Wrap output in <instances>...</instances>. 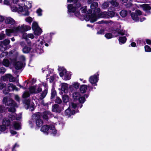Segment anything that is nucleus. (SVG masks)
I'll return each instance as SVG.
<instances>
[{"mask_svg": "<svg viewBox=\"0 0 151 151\" xmlns=\"http://www.w3.org/2000/svg\"><path fill=\"white\" fill-rule=\"evenodd\" d=\"M44 42L50 43L52 39V36L51 34L45 35L44 36Z\"/></svg>", "mask_w": 151, "mask_h": 151, "instance_id": "obj_11", "label": "nucleus"}, {"mask_svg": "<svg viewBox=\"0 0 151 151\" xmlns=\"http://www.w3.org/2000/svg\"><path fill=\"white\" fill-rule=\"evenodd\" d=\"M130 15L132 19L136 22H138L139 21L138 16L134 12L131 13Z\"/></svg>", "mask_w": 151, "mask_h": 151, "instance_id": "obj_17", "label": "nucleus"}, {"mask_svg": "<svg viewBox=\"0 0 151 151\" xmlns=\"http://www.w3.org/2000/svg\"><path fill=\"white\" fill-rule=\"evenodd\" d=\"M75 111L74 110H71L70 107H68L67 109L65 110V116H68L69 117L75 114Z\"/></svg>", "mask_w": 151, "mask_h": 151, "instance_id": "obj_8", "label": "nucleus"}, {"mask_svg": "<svg viewBox=\"0 0 151 151\" xmlns=\"http://www.w3.org/2000/svg\"><path fill=\"white\" fill-rule=\"evenodd\" d=\"M41 116V113L40 112L36 113L32 115V120L35 122L37 126L38 127H41L43 123Z\"/></svg>", "mask_w": 151, "mask_h": 151, "instance_id": "obj_1", "label": "nucleus"}, {"mask_svg": "<svg viewBox=\"0 0 151 151\" xmlns=\"http://www.w3.org/2000/svg\"><path fill=\"white\" fill-rule=\"evenodd\" d=\"M6 71V69L5 68L3 67H2L0 68V73L4 74L5 73Z\"/></svg>", "mask_w": 151, "mask_h": 151, "instance_id": "obj_62", "label": "nucleus"}, {"mask_svg": "<svg viewBox=\"0 0 151 151\" xmlns=\"http://www.w3.org/2000/svg\"><path fill=\"white\" fill-rule=\"evenodd\" d=\"M104 37L107 39H110L114 37V35L110 33H106L104 35Z\"/></svg>", "mask_w": 151, "mask_h": 151, "instance_id": "obj_38", "label": "nucleus"}, {"mask_svg": "<svg viewBox=\"0 0 151 151\" xmlns=\"http://www.w3.org/2000/svg\"><path fill=\"white\" fill-rule=\"evenodd\" d=\"M42 91V88L41 87L39 86L38 88L36 89V92H35L36 94Z\"/></svg>", "mask_w": 151, "mask_h": 151, "instance_id": "obj_64", "label": "nucleus"}, {"mask_svg": "<svg viewBox=\"0 0 151 151\" xmlns=\"http://www.w3.org/2000/svg\"><path fill=\"white\" fill-rule=\"evenodd\" d=\"M9 60L6 59H3L2 62V65L4 66L7 67L9 66Z\"/></svg>", "mask_w": 151, "mask_h": 151, "instance_id": "obj_36", "label": "nucleus"}, {"mask_svg": "<svg viewBox=\"0 0 151 151\" xmlns=\"http://www.w3.org/2000/svg\"><path fill=\"white\" fill-rule=\"evenodd\" d=\"M33 31H34V35H35L38 36L40 35L42 31L40 27Z\"/></svg>", "mask_w": 151, "mask_h": 151, "instance_id": "obj_22", "label": "nucleus"}, {"mask_svg": "<svg viewBox=\"0 0 151 151\" xmlns=\"http://www.w3.org/2000/svg\"><path fill=\"white\" fill-rule=\"evenodd\" d=\"M108 1L113 6L117 7L119 5V3L116 0H108Z\"/></svg>", "mask_w": 151, "mask_h": 151, "instance_id": "obj_26", "label": "nucleus"}, {"mask_svg": "<svg viewBox=\"0 0 151 151\" xmlns=\"http://www.w3.org/2000/svg\"><path fill=\"white\" fill-rule=\"evenodd\" d=\"M3 79L4 81H6L7 79H9L10 82H13L15 81L14 77L10 74H5L4 76L3 77Z\"/></svg>", "mask_w": 151, "mask_h": 151, "instance_id": "obj_6", "label": "nucleus"}, {"mask_svg": "<svg viewBox=\"0 0 151 151\" xmlns=\"http://www.w3.org/2000/svg\"><path fill=\"white\" fill-rule=\"evenodd\" d=\"M81 4L80 3V2L79 1L78 3L75 4L74 6L76 9V10L77 9L80 8L81 6Z\"/></svg>", "mask_w": 151, "mask_h": 151, "instance_id": "obj_52", "label": "nucleus"}, {"mask_svg": "<svg viewBox=\"0 0 151 151\" xmlns=\"http://www.w3.org/2000/svg\"><path fill=\"white\" fill-rule=\"evenodd\" d=\"M51 125V124L50 125L46 124L42 126L41 128V131L45 134L48 135L50 132V129Z\"/></svg>", "mask_w": 151, "mask_h": 151, "instance_id": "obj_3", "label": "nucleus"}, {"mask_svg": "<svg viewBox=\"0 0 151 151\" xmlns=\"http://www.w3.org/2000/svg\"><path fill=\"white\" fill-rule=\"evenodd\" d=\"M79 102L81 104H83L86 101V99L84 97V96H81L78 99Z\"/></svg>", "mask_w": 151, "mask_h": 151, "instance_id": "obj_39", "label": "nucleus"}, {"mask_svg": "<svg viewBox=\"0 0 151 151\" xmlns=\"http://www.w3.org/2000/svg\"><path fill=\"white\" fill-rule=\"evenodd\" d=\"M16 104H17L13 100L11 99H9L6 105L9 106H15Z\"/></svg>", "mask_w": 151, "mask_h": 151, "instance_id": "obj_14", "label": "nucleus"}, {"mask_svg": "<svg viewBox=\"0 0 151 151\" xmlns=\"http://www.w3.org/2000/svg\"><path fill=\"white\" fill-rule=\"evenodd\" d=\"M38 24L37 22H36L34 21L33 22L32 25V29L33 30L37 29L39 27Z\"/></svg>", "mask_w": 151, "mask_h": 151, "instance_id": "obj_34", "label": "nucleus"}, {"mask_svg": "<svg viewBox=\"0 0 151 151\" xmlns=\"http://www.w3.org/2000/svg\"><path fill=\"white\" fill-rule=\"evenodd\" d=\"M8 54V53L7 52H3L1 54L0 57L1 58L7 55Z\"/></svg>", "mask_w": 151, "mask_h": 151, "instance_id": "obj_63", "label": "nucleus"}, {"mask_svg": "<svg viewBox=\"0 0 151 151\" xmlns=\"http://www.w3.org/2000/svg\"><path fill=\"white\" fill-rule=\"evenodd\" d=\"M7 48L8 47L7 46H4V45H3V46H2L1 47H0V50L1 51L4 52V51L6 50Z\"/></svg>", "mask_w": 151, "mask_h": 151, "instance_id": "obj_57", "label": "nucleus"}, {"mask_svg": "<svg viewBox=\"0 0 151 151\" xmlns=\"http://www.w3.org/2000/svg\"><path fill=\"white\" fill-rule=\"evenodd\" d=\"M55 103L57 104H60L62 103L61 99L58 96L56 97V99L54 100Z\"/></svg>", "mask_w": 151, "mask_h": 151, "instance_id": "obj_41", "label": "nucleus"}, {"mask_svg": "<svg viewBox=\"0 0 151 151\" xmlns=\"http://www.w3.org/2000/svg\"><path fill=\"white\" fill-rule=\"evenodd\" d=\"M115 12L113 11H109L108 12L107 15L111 17H114L115 15Z\"/></svg>", "mask_w": 151, "mask_h": 151, "instance_id": "obj_53", "label": "nucleus"}, {"mask_svg": "<svg viewBox=\"0 0 151 151\" xmlns=\"http://www.w3.org/2000/svg\"><path fill=\"white\" fill-rule=\"evenodd\" d=\"M30 52L31 53H37V54H40L43 52V50L41 49H40L39 48L36 47L35 49H32Z\"/></svg>", "mask_w": 151, "mask_h": 151, "instance_id": "obj_18", "label": "nucleus"}, {"mask_svg": "<svg viewBox=\"0 0 151 151\" xmlns=\"http://www.w3.org/2000/svg\"><path fill=\"white\" fill-rule=\"evenodd\" d=\"M109 4L108 2H105L102 5V8L104 9H106L109 6Z\"/></svg>", "mask_w": 151, "mask_h": 151, "instance_id": "obj_51", "label": "nucleus"}, {"mask_svg": "<svg viewBox=\"0 0 151 151\" xmlns=\"http://www.w3.org/2000/svg\"><path fill=\"white\" fill-rule=\"evenodd\" d=\"M26 21L29 23H31L32 20V18L30 17H29L25 19Z\"/></svg>", "mask_w": 151, "mask_h": 151, "instance_id": "obj_60", "label": "nucleus"}, {"mask_svg": "<svg viewBox=\"0 0 151 151\" xmlns=\"http://www.w3.org/2000/svg\"><path fill=\"white\" fill-rule=\"evenodd\" d=\"M99 72H98L93 75L89 77V82L93 86H97V83L99 80Z\"/></svg>", "mask_w": 151, "mask_h": 151, "instance_id": "obj_2", "label": "nucleus"}, {"mask_svg": "<svg viewBox=\"0 0 151 151\" xmlns=\"http://www.w3.org/2000/svg\"><path fill=\"white\" fill-rule=\"evenodd\" d=\"M47 89H46L44 90V91H43L41 94V95H40V99L42 100L45 98L47 94Z\"/></svg>", "mask_w": 151, "mask_h": 151, "instance_id": "obj_29", "label": "nucleus"}, {"mask_svg": "<svg viewBox=\"0 0 151 151\" xmlns=\"http://www.w3.org/2000/svg\"><path fill=\"white\" fill-rule=\"evenodd\" d=\"M120 16L123 18L127 16L128 14V12L126 10H122L119 13Z\"/></svg>", "mask_w": 151, "mask_h": 151, "instance_id": "obj_25", "label": "nucleus"}, {"mask_svg": "<svg viewBox=\"0 0 151 151\" xmlns=\"http://www.w3.org/2000/svg\"><path fill=\"white\" fill-rule=\"evenodd\" d=\"M7 129L5 125L3 124L2 125H0V131L1 132H4Z\"/></svg>", "mask_w": 151, "mask_h": 151, "instance_id": "obj_44", "label": "nucleus"}, {"mask_svg": "<svg viewBox=\"0 0 151 151\" xmlns=\"http://www.w3.org/2000/svg\"><path fill=\"white\" fill-rule=\"evenodd\" d=\"M23 11L25 12L24 15L25 16H28L29 14V12L28 9L26 8H24L23 9Z\"/></svg>", "mask_w": 151, "mask_h": 151, "instance_id": "obj_59", "label": "nucleus"}, {"mask_svg": "<svg viewBox=\"0 0 151 151\" xmlns=\"http://www.w3.org/2000/svg\"><path fill=\"white\" fill-rule=\"evenodd\" d=\"M73 86L76 89H78L79 87V83L77 82H74L73 84Z\"/></svg>", "mask_w": 151, "mask_h": 151, "instance_id": "obj_48", "label": "nucleus"}, {"mask_svg": "<svg viewBox=\"0 0 151 151\" xmlns=\"http://www.w3.org/2000/svg\"><path fill=\"white\" fill-rule=\"evenodd\" d=\"M104 31L105 30L104 29H101L97 31L96 34L97 35H103L104 34Z\"/></svg>", "mask_w": 151, "mask_h": 151, "instance_id": "obj_56", "label": "nucleus"}, {"mask_svg": "<svg viewBox=\"0 0 151 151\" xmlns=\"http://www.w3.org/2000/svg\"><path fill=\"white\" fill-rule=\"evenodd\" d=\"M6 85L5 83H0V89H2L4 88H5L6 87Z\"/></svg>", "mask_w": 151, "mask_h": 151, "instance_id": "obj_58", "label": "nucleus"}, {"mask_svg": "<svg viewBox=\"0 0 151 151\" xmlns=\"http://www.w3.org/2000/svg\"><path fill=\"white\" fill-rule=\"evenodd\" d=\"M138 16L142 14V12L139 9H136L134 12Z\"/></svg>", "mask_w": 151, "mask_h": 151, "instance_id": "obj_54", "label": "nucleus"}, {"mask_svg": "<svg viewBox=\"0 0 151 151\" xmlns=\"http://www.w3.org/2000/svg\"><path fill=\"white\" fill-rule=\"evenodd\" d=\"M42 10L40 8H38L36 11V13L37 14L38 16H41L42 15Z\"/></svg>", "mask_w": 151, "mask_h": 151, "instance_id": "obj_46", "label": "nucleus"}, {"mask_svg": "<svg viewBox=\"0 0 151 151\" xmlns=\"http://www.w3.org/2000/svg\"><path fill=\"white\" fill-rule=\"evenodd\" d=\"M63 101L64 103H66L68 101L69 97L66 95H64L62 97Z\"/></svg>", "mask_w": 151, "mask_h": 151, "instance_id": "obj_37", "label": "nucleus"}, {"mask_svg": "<svg viewBox=\"0 0 151 151\" xmlns=\"http://www.w3.org/2000/svg\"><path fill=\"white\" fill-rule=\"evenodd\" d=\"M57 95V92L54 88H52L51 90V96L50 99L52 100L54 99L55 96Z\"/></svg>", "mask_w": 151, "mask_h": 151, "instance_id": "obj_23", "label": "nucleus"}, {"mask_svg": "<svg viewBox=\"0 0 151 151\" xmlns=\"http://www.w3.org/2000/svg\"><path fill=\"white\" fill-rule=\"evenodd\" d=\"M88 86L86 85H82L80 88V91L81 93H85L87 89Z\"/></svg>", "mask_w": 151, "mask_h": 151, "instance_id": "obj_21", "label": "nucleus"}, {"mask_svg": "<svg viewBox=\"0 0 151 151\" xmlns=\"http://www.w3.org/2000/svg\"><path fill=\"white\" fill-rule=\"evenodd\" d=\"M132 1L131 0H129L127 3L124 4L125 6L127 8H130L132 6Z\"/></svg>", "mask_w": 151, "mask_h": 151, "instance_id": "obj_40", "label": "nucleus"}, {"mask_svg": "<svg viewBox=\"0 0 151 151\" xmlns=\"http://www.w3.org/2000/svg\"><path fill=\"white\" fill-rule=\"evenodd\" d=\"M14 65L15 69L17 70L21 69L23 67V64L22 61L17 62Z\"/></svg>", "mask_w": 151, "mask_h": 151, "instance_id": "obj_10", "label": "nucleus"}, {"mask_svg": "<svg viewBox=\"0 0 151 151\" xmlns=\"http://www.w3.org/2000/svg\"><path fill=\"white\" fill-rule=\"evenodd\" d=\"M71 76L69 74H66L64 77V79L65 80H69L71 78Z\"/></svg>", "mask_w": 151, "mask_h": 151, "instance_id": "obj_50", "label": "nucleus"}, {"mask_svg": "<svg viewBox=\"0 0 151 151\" xmlns=\"http://www.w3.org/2000/svg\"><path fill=\"white\" fill-rule=\"evenodd\" d=\"M58 70L59 71H61L59 73L60 76L61 77H63L64 75V73H66V69L61 68L60 67L59 68Z\"/></svg>", "mask_w": 151, "mask_h": 151, "instance_id": "obj_30", "label": "nucleus"}, {"mask_svg": "<svg viewBox=\"0 0 151 151\" xmlns=\"http://www.w3.org/2000/svg\"><path fill=\"white\" fill-rule=\"evenodd\" d=\"M68 11L69 13H74L75 12L76 9L74 5L73 4H68L67 6Z\"/></svg>", "mask_w": 151, "mask_h": 151, "instance_id": "obj_13", "label": "nucleus"}, {"mask_svg": "<svg viewBox=\"0 0 151 151\" xmlns=\"http://www.w3.org/2000/svg\"><path fill=\"white\" fill-rule=\"evenodd\" d=\"M5 22L6 24L12 25L16 23L15 20L10 17H6L5 19Z\"/></svg>", "mask_w": 151, "mask_h": 151, "instance_id": "obj_9", "label": "nucleus"}, {"mask_svg": "<svg viewBox=\"0 0 151 151\" xmlns=\"http://www.w3.org/2000/svg\"><path fill=\"white\" fill-rule=\"evenodd\" d=\"M127 40L126 37H119V42H121L122 44H124L125 43Z\"/></svg>", "mask_w": 151, "mask_h": 151, "instance_id": "obj_27", "label": "nucleus"}, {"mask_svg": "<svg viewBox=\"0 0 151 151\" xmlns=\"http://www.w3.org/2000/svg\"><path fill=\"white\" fill-rule=\"evenodd\" d=\"M52 111L53 112L60 113L61 112L62 110L58 104H55L52 106Z\"/></svg>", "mask_w": 151, "mask_h": 151, "instance_id": "obj_5", "label": "nucleus"}, {"mask_svg": "<svg viewBox=\"0 0 151 151\" xmlns=\"http://www.w3.org/2000/svg\"><path fill=\"white\" fill-rule=\"evenodd\" d=\"M142 7L146 13L150 14L151 13L150 10L151 9V7L149 4H144L142 5Z\"/></svg>", "mask_w": 151, "mask_h": 151, "instance_id": "obj_7", "label": "nucleus"}, {"mask_svg": "<svg viewBox=\"0 0 151 151\" xmlns=\"http://www.w3.org/2000/svg\"><path fill=\"white\" fill-rule=\"evenodd\" d=\"M81 12L83 13H86L87 12V7L86 6L84 7H82L81 8Z\"/></svg>", "mask_w": 151, "mask_h": 151, "instance_id": "obj_55", "label": "nucleus"}, {"mask_svg": "<svg viewBox=\"0 0 151 151\" xmlns=\"http://www.w3.org/2000/svg\"><path fill=\"white\" fill-rule=\"evenodd\" d=\"M4 46H7V45L9 44L10 41L7 39H5L3 41Z\"/></svg>", "mask_w": 151, "mask_h": 151, "instance_id": "obj_47", "label": "nucleus"}, {"mask_svg": "<svg viewBox=\"0 0 151 151\" xmlns=\"http://www.w3.org/2000/svg\"><path fill=\"white\" fill-rule=\"evenodd\" d=\"M85 19L87 21L90 19V22L92 23L94 22L96 20L95 14H91V15H87L85 17Z\"/></svg>", "mask_w": 151, "mask_h": 151, "instance_id": "obj_4", "label": "nucleus"}, {"mask_svg": "<svg viewBox=\"0 0 151 151\" xmlns=\"http://www.w3.org/2000/svg\"><path fill=\"white\" fill-rule=\"evenodd\" d=\"M13 126L15 129L19 130L21 129V126L18 122H16L13 124Z\"/></svg>", "mask_w": 151, "mask_h": 151, "instance_id": "obj_32", "label": "nucleus"}, {"mask_svg": "<svg viewBox=\"0 0 151 151\" xmlns=\"http://www.w3.org/2000/svg\"><path fill=\"white\" fill-rule=\"evenodd\" d=\"M32 49L31 46L25 45L23 48L22 51L24 53H28L31 51Z\"/></svg>", "mask_w": 151, "mask_h": 151, "instance_id": "obj_12", "label": "nucleus"}, {"mask_svg": "<svg viewBox=\"0 0 151 151\" xmlns=\"http://www.w3.org/2000/svg\"><path fill=\"white\" fill-rule=\"evenodd\" d=\"M36 87L35 86H31L29 88V91L31 94H36L35 92H36Z\"/></svg>", "mask_w": 151, "mask_h": 151, "instance_id": "obj_31", "label": "nucleus"}, {"mask_svg": "<svg viewBox=\"0 0 151 151\" xmlns=\"http://www.w3.org/2000/svg\"><path fill=\"white\" fill-rule=\"evenodd\" d=\"M51 131V134L53 136H55L57 133V130L55 128V126L52 125L50 126V131Z\"/></svg>", "mask_w": 151, "mask_h": 151, "instance_id": "obj_15", "label": "nucleus"}, {"mask_svg": "<svg viewBox=\"0 0 151 151\" xmlns=\"http://www.w3.org/2000/svg\"><path fill=\"white\" fill-rule=\"evenodd\" d=\"M98 6V3L96 2H93L92 3L90 6L91 9L94 10Z\"/></svg>", "mask_w": 151, "mask_h": 151, "instance_id": "obj_35", "label": "nucleus"}, {"mask_svg": "<svg viewBox=\"0 0 151 151\" xmlns=\"http://www.w3.org/2000/svg\"><path fill=\"white\" fill-rule=\"evenodd\" d=\"M100 12V9L99 8H96L95 9L93 10V12L94 14H96V13H98Z\"/></svg>", "mask_w": 151, "mask_h": 151, "instance_id": "obj_61", "label": "nucleus"}, {"mask_svg": "<svg viewBox=\"0 0 151 151\" xmlns=\"http://www.w3.org/2000/svg\"><path fill=\"white\" fill-rule=\"evenodd\" d=\"M15 106H11V107L8 109V111L12 113L16 111V109L15 108Z\"/></svg>", "mask_w": 151, "mask_h": 151, "instance_id": "obj_49", "label": "nucleus"}, {"mask_svg": "<svg viewBox=\"0 0 151 151\" xmlns=\"http://www.w3.org/2000/svg\"><path fill=\"white\" fill-rule=\"evenodd\" d=\"M15 30L17 32H25V30L24 26V24H23L21 27L19 26L15 28Z\"/></svg>", "mask_w": 151, "mask_h": 151, "instance_id": "obj_19", "label": "nucleus"}, {"mask_svg": "<svg viewBox=\"0 0 151 151\" xmlns=\"http://www.w3.org/2000/svg\"><path fill=\"white\" fill-rule=\"evenodd\" d=\"M80 96V93L78 92H75L73 94V97L74 100H78Z\"/></svg>", "mask_w": 151, "mask_h": 151, "instance_id": "obj_28", "label": "nucleus"}, {"mask_svg": "<svg viewBox=\"0 0 151 151\" xmlns=\"http://www.w3.org/2000/svg\"><path fill=\"white\" fill-rule=\"evenodd\" d=\"M68 85L65 83H62L61 86V89L62 91H65L68 90Z\"/></svg>", "mask_w": 151, "mask_h": 151, "instance_id": "obj_24", "label": "nucleus"}, {"mask_svg": "<svg viewBox=\"0 0 151 151\" xmlns=\"http://www.w3.org/2000/svg\"><path fill=\"white\" fill-rule=\"evenodd\" d=\"M48 112L47 111H45L42 114V117L44 119H45L46 120H48Z\"/></svg>", "mask_w": 151, "mask_h": 151, "instance_id": "obj_33", "label": "nucleus"}, {"mask_svg": "<svg viewBox=\"0 0 151 151\" xmlns=\"http://www.w3.org/2000/svg\"><path fill=\"white\" fill-rule=\"evenodd\" d=\"M30 96V94L28 91L25 92L22 95L23 98H26L29 97Z\"/></svg>", "mask_w": 151, "mask_h": 151, "instance_id": "obj_42", "label": "nucleus"}, {"mask_svg": "<svg viewBox=\"0 0 151 151\" xmlns=\"http://www.w3.org/2000/svg\"><path fill=\"white\" fill-rule=\"evenodd\" d=\"M25 104V106L27 109H28L30 105V100L29 99H25L23 101Z\"/></svg>", "mask_w": 151, "mask_h": 151, "instance_id": "obj_20", "label": "nucleus"}, {"mask_svg": "<svg viewBox=\"0 0 151 151\" xmlns=\"http://www.w3.org/2000/svg\"><path fill=\"white\" fill-rule=\"evenodd\" d=\"M145 51L146 52H151V48L148 45H145Z\"/></svg>", "mask_w": 151, "mask_h": 151, "instance_id": "obj_45", "label": "nucleus"}, {"mask_svg": "<svg viewBox=\"0 0 151 151\" xmlns=\"http://www.w3.org/2000/svg\"><path fill=\"white\" fill-rule=\"evenodd\" d=\"M6 34L8 36H10L11 34L12 33V29H6Z\"/></svg>", "mask_w": 151, "mask_h": 151, "instance_id": "obj_43", "label": "nucleus"}, {"mask_svg": "<svg viewBox=\"0 0 151 151\" xmlns=\"http://www.w3.org/2000/svg\"><path fill=\"white\" fill-rule=\"evenodd\" d=\"M2 124L6 126V127H9L11 125V121L8 119H4L2 122Z\"/></svg>", "mask_w": 151, "mask_h": 151, "instance_id": "obj_16", "label": "nucleus"}]
</instances>
